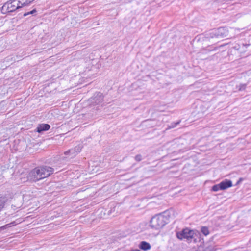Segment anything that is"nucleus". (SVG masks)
Returning a JSON list of instances; mask_svg holds the SVG:
<instances>
[{"instance_id":"14","label":"nucleus","mask_w":251,"mask_h":251,"mask_svg":"<svg viewBox=\"0 0 251 251\" xmlns=\"http://www.w3.org/2000/svg\"><path fill=\"white\" fill-rule=\"evenodd\" d=\"M180 122V121H178L176 122H173L168 126L167 129H171L176 127Z\"/></svg>"},{"instance_id":"13","label":"nucleus","mask_w":251,"mask_h":251,"mask_svg":"<svg viewBox=\"0 0 251 251\" xmlns=\"http://www.w3.org/2000/svg\"><path fill=\"white\" fill-rule=\"evenodd\" d=\"M201 232L205 236H207L209 234L208 228L206 226H203L201 228Z\"/></svg>"},{"instance_id":"1","label":"nucleus","mask_w":251,"mask_h":251,"mask_svg":"<svg viewBox=\"0 0 251 251\" xmlns=\"http://www.w3.org/2000/svg\"><path fill=\"white\" fill-rule=\"evenodd\" d=\"M54 169L48 166L37 167L31 170L27 175V180L37 182L50 176L53 173Z\"/></svg>"},{"instance_id":"17","label":"nucleus","mask_w":251,"mask_h":251,"mask_svg":"<svg viewBox=\"0 0 251 251\" xmlns=\"http://www.w3.org/2000/svg\"><path fill=\"white\" fill-rule=\"evenodd\" d=\"M36 12V9H34L30 12L25 13V14H24V16L25 17L29 14H33L35 13Z\"/></svg>"},{"instance_id":"18","label":"nucleus","mask_w":251,"mask_h":251,"mask_svg":"<svg viewBox=\"0 0 251 251\" xmlns=\"http://www.w3.org/2000/svg\"><path fill=\"white\" fill-rule=\"evenodd\" d=\"M135 159L136 161L138 162L141 161L142 160V155L141 154H138L136 155L135 157Z\"/></svg>"},{"instance_id":"6","label":"nucleus","mask_w":251,"mask_h":251,"mask_svg":"<svg viewBox=\"0 0 251 251\" xmlns=\"http://www.w3.org/2000/svg\"><path fill=\"white\" fill-rule=\"evenodd\" d=\"M90 101L91 104L94 106L99 105L103 106L104 105L103 103V96L100 92L95 93L93 97L90 99Z\"/></svg>"},{"instance_id":"7","label":"nucleus","mask_w":251,"mask_h":251,"mask_svg":"<svg viewBox=\"0 0 251 251\" xmlns=\"http://www.w3.org/2000/svg\"><path fill=\"white\" fill-rule=\"evenodd\" d=\"M12 196L10 194H5L0 197V212L4 207L6 202L9 199H12Z\"/></svg>"},{"instance_id":"12","label":"nucleus","mask_w":251,"mask_h":251,"mask_svg":"<svg viewBox=\"0 0 251 251\" xmlns=\"http://www.w3.org/2000/svg\"><path fill=\"white\" fill-rule=\"evenodd\" d=\"M16 225V223L15 221L11 222L10 223L7 224L3 226H2L1 227H0V231H1L2 230L5 229L10 227L12 226H15Z\"/></svg>"},{"instance_id":"16","label":"nucleus","mask_w":251,"mask_h":251,"mask_svg":"<svg viewBox=\"0 0 251 251\" xmlns=\"http://www.w3.org/2000/svg\"><path fill=\"white\" fill-rule=\"evenodd\" d=\"M237 88L238 89L239 91H243L245 90L246 88V84H240L238 86H237Z\"/></svg>"},{"instance_id":"4","label":"nucleus","mask_w":251,"mask_h":251,"mask_svg":"<svg viewBox=\"0 0 251 251\" xmlns=\"http://www.w3.org/2000/svg\"><path fill=\"white\" fill-rule=\"evenodd\" d=\"M21 8L18 0H10L3 5L1 12L3 14L12 12Z\"/></svg>"},{"instance_id":"3","label":"nucleus","mask_w":251,"mask_h":251,"mask_svg":"<svg viewBox=\"0 0 251 251\" xmlns=\"http://www.w3.org/2000/svg\"><path fill=\"white\" fill-rule=\"evenodd\" d=\"M196 231L190 230L188 228H185L181 231L176 233L177 237L180 240L186 239L188 242H192L193 240L194 242L196 241L195 236L197 234Z\"/></svg>"},{"instance_id":"5","label":"nucleus","mask_w":251,"mask_h":251,"mask_svg":"<svg viewBox=\"0 0 251 251\" xmlns=\"http://www.w3.org/2000/svg\"><path fill=\"white\" fill-rule=\"evenodd\" d=\"M211 38H223L226 37L228 35V30L226 27H221L217 29H214L209 33Z\"/></svg>"},{"instance_id":"15","label":"nucleus","mask_w":251,"mask_h":251,"mask_svg":"<svg viewBox=\"0 0 251 251\" xmlns=\"http://www.w3.org/2000/svg\"><path fill=\"white\" fill-rule=\"evenodd\" d=\"M212 191L214 192H217L220 190H221V187H220V184H216L212 186Z\"/></svg>"},{"instance_id":"11","label":"nucleus","mask_w":251,"mask_h":251,"mask_svg":"<svg viewBox=\"0 0 251 251\" xmlns=\"http://www.w3.org/2000/svg\"><path fill=\"white\" fill-rule=\"evenodd\" d=\"M139 247L144 251H147L151 249V246L149 243L146 241H142L140 243Z\"/></svg>"},{"instance_id":"2","label":"nucleus","mask_w":251,"mask_h":251,"mask_svg":"<svg viewBox=\"0 0 251 251\" xmlns=\"http://www.w3.org/2000/svg\"><path fill=\"white\" fill-rule=\"evenodd\" d=\"M168 222V218L162 214L152 217L150 222V226L154 229L162 228Z\"/></svg>"},{"instance_id":"10","label":"nucleus","mask_w":251,"mask_h":251,"mask_svg":"<svg viewBox=\"0 0 251 251\" xmlns=\"http://www.w3.org/2000/svg\"><path fill=\"white\" fill-rule=\"evenodd\" d=\"M221 190H225L232 186V182L230 180L226 179L220 183Z\"/></svg>"},{"instance_id":"8","label":"nucleus","mask_w":251,"mask_h":251,"mask_svg":"<svg viewBox=\"0 0 251 251\" xmlns=\"http://www.w3.org/2000/svg\"><path fill=\"white\" fill-rule=\"evenodd\" d=\"M80 147H75L74 149H70L65 152V155H70L71 158L76 155L81 151Z\"/></svg>"},{"instance_id":"9","label":"nucleus","mask_w":251,"mask_h":251,"mask_svg":"<svg viewBox=\"0 0 251 251\" xmlns=\"http://www.w3.org/2000/svg\"><path fill=\"white\" fill-rule=\"evenodd\" d=\"M50 126V125L47 124H39L36 128V131L40 133L43 131H47L49 130Z\"/></svg>"}]
</instances>
